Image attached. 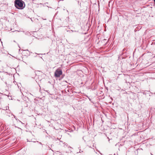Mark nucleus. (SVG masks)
<instances>
[{"label":"nucleus","mask_w":155,"mask_h":155,"mask_svg":"<svg viewBox=\"0 0 155 155\" xmlns=\"http://www.w3.org/2000/svg\"><path fill=\"white\" fill-rule=\"evenodd\" d=\"M14 4L15 7L19 9H22L25 7V5H23L25 3L22 0H15Z\"/></svg>","instance_id":"1"},{"label":"nucleus","mask_w":155,"mask_h":155,"mask_svg":"<svg viewBox=\"0 0 155 155\" xmlns=\"http://www.w3.org/2000/svg\"><path fill=\"white\" fill-rule=\"evenodd\" d=\"M62 74V70L59 69H57L54 72V76L56 77H59Z\"/></svg>","instance_id":"2"},{"label":"nucleus","mask_w":155,"mask_h":155,"mask_svg":"<svg viewBox=\"0 0 155 155\" xmlns=\"http://www.w3.org/2000/svg\"><path fill=\"white\" fill-rule=\"evenodd\" d=\"M27 141H28H28H29V142H35L34 141H33L32 140H28V139H27Z\"/></svg>","instance_id":"3"},{"label":"nucleus","mask_w":155,"mask_h":155,"mask_svg":"<svg viewBox=\"0 0 155 155\" xmlns=\"http://www.w3.org/2000/svg\"><path fill=\"white\" fill-rule=\"evenodd\" d=\"M83 151H81V150H80V153H81V152H82Z\"/></svg>","instance_id":"4"},{"label":"nucleus","mask_w":155,"mask_h":155,"mask_svg":"<svg viewBox=\"0 0 155 155\" xmlns=\"http://www.w3.org/2000/svg\"><path fill=\"white\" fill-rule=\"evenodd\" d=\"M98 151L100 153L101 155H102L101 153H100L99 151Z\"/></svg>","instance_id":"5"},{"label":"nucleus","mask_w":155,"mask_h":155,"mask_svg":"<svg viewBox=\"0 0 155 155\" xmlns=\"http://www.w3.org/2000/svg\"><path fill=\"white\" fill-rule=\"evenodd\" d=\"M39 143H40V144H41V142H39Z\"/></svg>","instance_id":"6"},{"label":"nucleus","mask_w":155,"mask_h":155,"mask_svg":"<svg viewBox=\"0 0 155 155\" xmlns=\"http://www.w3.org/2000/svg\"><path fill=\"white\" fill-rule=\"evenodd\" d=\"M40 58H41L42 59H43L42 58V57H41Z\"/></svg>","instance_id":"7"},{"label":"nucleus","mask_w":155,"mask_h":155,"mask_svg":"<svg viewBox=\"0 0 155 155\" xmlns=\"http://www.w3.org/2000/svg\"><path fill=\"white\" fill-rule=\"evenodd\" d=\"M20 122H21V123H22V122H21V121H20Z\"/></svg>","instance_id":"8"},{"label":"nucleus","mask_w":155,"mask_h":155,"mask_svg":"<svg viewBox=\"0 0 155 155\" xmlns=\"http://www.w3.org/2000/svg\"><path fill=\"white\" fill-rule=\"evenodd\" d=\"M151 155H152V153H151Z\"/></svg>","instance_id":"9"}]
</instances>
